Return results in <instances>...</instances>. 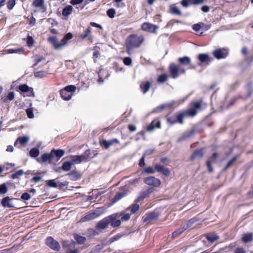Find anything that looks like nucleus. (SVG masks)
Masks as SVG:
<instances>
[{
	"label": "nucleus",
	"mask_w": 253,
	"mask_h": 253,
	"mask_svg": "<svg viewBox=\"0 0 253 253\" xmlns=\"http://www.w3.org/2000/svg\"><path fill=\"white\" fill-rule=\"evenodd\" d=\"M144 41L142 36H138L137 35H130L127 40V43H128L129 47H138Z\"/></svg>",
	"instance_id": "nucleus-1"
},
{
	"label": "nucleus",
	"mask_w": 253,
	"mask_h": 253,
	"mask_svg": "<svg viewBox=\"0 0 253 253\" xmlns=\"http://www.w3.org/2000/svg\"><path fill=\"white\" fill-rule=\"evenodd\" d=\"M175 115L176 123H178L180 124H183L184 118L188 117H193L196 115V113L194 110L190 112H188L187 110H186L177 113Z\"/></svg>",
	"instance_id": "nucleus-2"
},
{
	"label": "nucleus",
	"mask_w": 253,
	"mask_h": 253,
	"mask_svg": "<svg viewBox=\"0 0 253 253\" xmlns=\"http://www.w3.org/2000/svg\"><path fill=\"white\" fill-rule=\"evenodd\" d=\"M45 244L53 251L58 252L60 250L61 248L59 243L52 237L49 236L46 238Z\"/></svg>",
	"instance_id": "nucleus-3"
},
{
	"label": "nucleus",
	"mask_w": 253,
	"mask_h": 253,
	"mask_svg": "<svg viewBox=\"0 0 253 253\" xmlns=\"http://www.w3.org/2000/svg\"><path fill=\"white\" fill-rule=\"evenodd\" d=\"M122 215V213L121 212L114 213L108 216V217H111L109 223L111 227L115 228L120 226L121 221L119 218Z\"/></svg>",
	"instance_id": "nucleus-4"
},
{
	"label": "nucleus",
	"mask_w": 253,
	"mask_h": 253,
	"mask_svg": "<svg viewBox=\"0 0 253 253\" xmlns=\"http://www.w3.org/2000/svg\"><path fill=\"white\" fill-rule=\"evenodd\" d=\"M20 199L17 198H10L9 197H5L2 198L1 204L2 207L4 208H15V205L14 204L13 202L14 201H19Z\"/></svg>",
	"instance_id": "nucleus-5"
},
{
	"label": "nucleus",
	"mask_w": 253,
	"mask_h": 253,
	"mask_svg": "<svg viewBox=\"0 0 253 253\" xmlns=\"http://www.w3.org/2000/svg\"><path fill=\"white\" fill-rule=\"evenodd\" d=\"M111 217L108 216L99 221L96 225V229L97 230H103L108 228L110 224L109 222Z\"/></svg>",
	"instance_id": "nucleus-6"
},
{
	"label": "nucleus",
	"mask_w": 253,
	"mask_h": 253,
	"mask_svg": "<svg viewBox=\"0 0 253 253\" xmlns=\"http://www.w3.org/2000/svg\"><path fill=\"white\" fill-rule=\"evenodd\" d=\"M213 55L217 59L225 58L228 55L227 48H217L213 51Z\"/></svg>",
	"instance_id": "nucleus-7"
},
{
	"label": "nucleus",
	"mask_w": 253,
	"mask_h": 253,
	"mask_svg": "<svg viewBox=\"0 0 253 253\" xmlns=\"http://www.w3.org/2000/svg\"><path fill=\"white\" fill-rule=\"evenodd\" d=\"M159 216V213L157 211H153L149 213H146L142 217L143 222L150 223L157 220Z\"/></svg>",
	"instance_id": "nucleus-8"
},
{
	"label": "nucleus",
	"mask_w": 253,
	"mask_h": 253,
	"mask_svg": "<svg viewBox=\"0 0 253 253\" xmlns=\"http://www.w3.org/2000/svg\"><path fill=\"white\" fill-rule=\"evenodd\" d=\"M174 101H171L165 104H162L159 106H157L152 111L153 113H159L162 112L164 110L166 109H169L172 107L174 104Z\"/></svg>",
	"instance_id": "nucleus-9"
},
{
	"label": "nucleus",
	"mask_w": 253,
	"mask_h": 253,
	"mask_svg": "<svg viewBox=\"0 0 253 253\" xmlns=\"http://www.w3.org/2000/svg\"><path fill=\"white\" fill-rule=\"evenodd\" d=\"M141 29L145 31L155 33H156V31L159 29V27L149 23H144L141 26Z\"/></svg>",
	"instance_id": "nucleus-10"
},
{
	"label": "nucleus",
	"mask_w": 253,
	"mask_h": 253,
	"mask_svg": "<svg viewBox=\"0 0 253 253\" xmlns=\"http://www.w3.org/2000/svg\"><path fill=\"white\" fill-rule=\"evenodd\" d=\"M144 182L147 185H152L154 187H158L161 184L160 180L154 176H149L145 178Z\"/></svg>",
	"instance_id": "nucleus-11"
},
{
	"label": "nucleus",
	"mask_w": 253,
	"mask_h": 253,
	"mask_svg": "<svg viewBox=\"0 0 253 253\" xmlns=\"http://www.w3.org/2000/svg\"><path fill=\"white\" fill-rule=\"evenodd\" d=\"M32 5L34 7L39 8L42 10V12H45L46 10L44 0H34Z\"/></svg>",
	"instance_id": "nucleus-12"
},
{
	"label": "nucleus",
	"mask_w": 253,
	"mask_h": 253,
	"mask_svg": "<svg viewBox=\"0 0 253 253\" xmlns=\"http://www.w3.org/2000/svg\"><path fill=\"white\" fill-rule=\"evenodd\" d=\"M197 58L201 63L208 65L213 60V58L210 57L207 53L199 54Z\"/></svg>",
	"instance_id": "nucleus-13"
},
{
	"label": "nucleus",
	"mask_w": 253,
	"mask_h": 253,
	"mask_svg": "<svg viewBox=\"0 0 253 253\" xmlns=\"http://www.w3.org/2000/svg\"><path fill=\"white\" fill-rule=\"evenodd\" d=\"M155 169L158 172L162 173L165 176H168L170 174V171L169 169L164 167L163 166L160 164H155Z\"/></svg>",
	"instance_id": "nucleus-14"
},
{
	"label": "nucleus",
	"mask_w": 253,
	"mask_h": 253,
	"mask_svg": "<svg viewBox=\"0 0 253 253\" xmlns=\"http://www.w3.org/2000/svg\"><path fill=\"white\" fill-rule=\"evenodd\" d=\"M51 154L53 157V159L56 157L57 159L55 160L57 161L61 158L65 154V151L62 149H53L51 151Z\"/></svg>",
	"instance_id": "nucleus-15"
},
{
	"label": "nucleus",
	"mask_w": 253,
	"mask_h": 253,
	"mask_svg": "<svg viewBox=\"0 0 253 253\" xmlns=\"http://www.w3.org/2000/svg\"><path fill=\"white\" fill-rule=\"evenodd\" d=\"M204 154L203 149H196L194 151L192 155L190 157V160L191 161H193L194 160L197 158H201L203 157Z\"/></svg>",
	"instance_id": "nucleus-16"
},
{
	"label": "nucleus",
	"mask_w": 253,
	"mask_h": 253,
	"mask_svg": "<svg viewBox=\"0 0 253 253\" xmlns=\"http://www.w3.org/2000/svg\"><path fill=\"white\" fill-rule=\"evenodd\" d=\"M161 127V122L159 121L154 120L147 127L146 130L148 131H152L156 128Z\"/></svg>",
	"instance_id": "nucleus-17"
},
{
	"label": "nucleus",
	"mask_w": 253,
	"mask_h": 253,
	"mask_svg": "<svg viewBox=\"0 0 253 253\" xmlns=\"http://www.w3.org/2000/svg\"><path fill=\"white\" fill-rule=\"evenodd\" d=\"M91 28L88 27L82 35H81V38L84 39H88L89 41H91L92 39V36L91 35Z\"/></svg>",
	"instance_id": "nucleus-18"
},
{
	"label": "nucleus",
	"mask_w": 253,
	"mask_h": 253,
	"mask_svg": "<svg viewBox=\"0 0 253 253\" xmlns=\"http://www.w3.org/2000/svg\"><path fill=\"white\" fill-rule=\"evenodd\" d=\"M42 162H46L48 161L49 164L52 163L55 160L53 159V157L51 152L49 153H45L42 155Z\"/></svg>",
	"instance_id": "nucleus-19"
},
{
	"label": "nucleus",
	"mask_w": 253,
	"mask_h": 253,
	"mask_svg": "<svg viewBox=\"0 0 253 253\" xmlns=\"http://www.w3.org/2000/svg\"><path fill=\"white\" fill-rule=\"evenodd\" d=\"M14 92L11 91L8 92L7 95H2L1 99L4 103H8L14 99Z\"/></svg>",
	"instance_id": "nucleus-20"
},
{
	"label": "nucleus",
	"mask_w": 253,
	"mask_h": 253,
	"mask_svg": "<svg viewBox=\"0 0 253 253\" xmlns=\"http://www.w3.org/2000/svg\"><path fill=\"white\" fill-rule=\"evenodd\" d=\"M169 72L173 78L175 79L178 76V69L174 64L170 65Z\"/></svg>",
	"instance_id": "nucleus-21"
},
{
	"label": "nucleus",
	"mask_w": 253,
	"mask_h": 253,
	"mask_svg": "<svg viewBox=\"0 0 253 253\" xmlns=\"http://www.w3.org/2000/svg\"><path fill=\"white\" fill-rule=\"evenodd\" d=\"M67 175L69 176L71 180L74 181L79 179L81 177V173L76 170H72L68 173Z\"/></svg>",
	"instance_id": "nucleus-22"
},
{
	"label": "nucleus",
	"mask_w": 253,
	"mask_h": 253,
	"mask_svg": "<svg viewBox=\"0 0 253 253\" xmlns=\"http://www.w3.org/2000/svg\"><path fill=\"white\" fill-rule=\"evenodd\" d=\"M253 240V234L248 233L244 234L242 237V241L245 243L251 242Z\"/></svg>",
	"instance_id": "nucleus-23"
},
{
	"label": "nucleus",
	"mask_w": 253,
	"mask_h": 253,
	"mask_svg": "<svg viewBox=\"0 0 253 253\" xmlns=\"http://www.w3.org/2000/svg\"><path fill=\"white\" fill-rule=\"evenodd\" d=\"M47 41L53 46H54V47H60L62 46L61 44V42H58L57 41L56 37L55 36L49 37L48 38Z\"/></svg>",
	"instance_id": "nucleus-24"
},
{
	"label": "nucleus",
	"mask_w": 253,
	"mask_h": 253,
	"mask_svg": "<svg viewBox=\"0 0 253 253\" xmlns=\"http://www.w3.org/2000/svg\"><path fill=\"white\" fill-rule=\"evenodd\" d=\"M127 194V192L126 191H123L121 192L117 193L115 197L112 199V202L115 203L118 202L119 200H121L122 198L124 197Z\"/></svg>",
	"instance_id": "nucleus-25"
},
{
	"label": "nucleus",
	"mask_w": 253,
	"mask_h": 253,
	"mask_svg": "<svg viewBox=\"0 0 253 253\" xmlns=\"http://www.w3.org/2000/svg\"><path fill=\"white\" fill-rule=\"evenodd\" d=\"M151 83L149 81L142 82L140 84V88L142 90L144 94H145L150 89L151 86Z\"/></svg>",
	"instance_id": "nucleus-26"
},
{
	"label": "nucleus",
	"mask_w": 253,
	"mask_h": 253,
	"mask_svg": "<svg viewBox=\"0 0 253 253\" xmlns=\"http://www.w3.org/2000/svg\"><path fill=\"white\" fill-rule=\"evenodd\" d=\"M128 234V233L126 232L118 234L116 236H114L113 237H111L109 240L108 243L109 244H111L112 243H113L114 242L119 240L120 238H121L122 237H124V236H125L126 235H127Z\"/></svg>",
	"instance_id": "nucleus-27"
},
{
	"label": "nucleus",
	"mask_w": 253,
	"mask_h": 253,
	"mask_svg": "<svg viewBox=\"0 0 253 253\" xmlns=\"http://www.w3.org/2000/svg\"><path fill=\"white\" fill-rule=\"evenodd\" d=\"M60 94L62 98L65 100H70L72 96L71 93L67 92L63 89L60 90Z\"/></svg>",
	"instance_id": "nucleus-28"
},
{
	"label": "nucleus",
	"mask_w": 253,
	"mask_h": 253,
	"mask_svg": "<svg viewBox=\"0 0 253 253\" xmlns=\"http://www.w3.org/2000/svg\"><path fill=\"white\" fill-rule=\"evenodd\" d=\"M219 238V236L215 233L208 234L206 235V239L211 243H213Z\"/></svg>",
	"instance_id": "nucleus-29"
},
{
	"label": "nucleus",
	"mask_w": 253,
	"mask_h": 253,
	"mask_svg": "<svg viewBox=\"0 0 253 253\" xmlns=\"http://www.w3.org/2000/svg\"><path fill=\"white\" fill-rule=\"evenodd\" d=\"M73 37V35L71 33H68L65 34L63 37V38L61 40V44L62 46L64 45L69 40L72 39Z\"/></svg>",
	"instance_id": "nucleus-30"
},
{
	"label": "nucleus",
	"mask_w": 253,
	"mask_h": 253,
	"mask_svg": "<svg viewBox=\"0 0 253 253\" xmlns=\"http://www.w3.org/2000/svg\"><path fill=\"white\" fill-rule=\"evenodd\" d=\"M73 165V163L71 161H66L62 164L61 169L64 171H68L70 170Z\"/></svg>",
	"instance_id": "nucleus-31"
},
{
	"label": "nucleus",
	"mask_w": 253,
	"mask_h": 253,
	"mask_svg": "<svg viewBox=\"0 0 253 253\" xmlns=\"http://www.w3.org/2000/svg\"><path fill=\"white\" fill-rule=\"evenodd\" d=\"M73 7L70 5L65 6L62 10V15L64 16H68L72 13Z\"/></svg>",
	"instance_id": "nucleus-32"
},
{
	"label": "nucleus",
	"mask_w": 253,
	"mask_h": 253,
	"mask_svg": "<svg viewBox=\"0 0 253 253\" xmlns=\"http://www.w3.org/2000/svg\"><path fill=\"white\" fill-rule=\"evenodd\" d=\"M19 89L23 92H29L30 91L31 93L33 92V88L29 87L27 84H23L19 86Z\"/></svg>",
	"instance_id": "nucleus-33"
},
{
	"label": "nucleus",
	"mask_w": 253,
	"mask_h": 253,
	"mask_svg": "<svg viewBox=\"0 0 253 253\" xmlns=\"http://www.w3.org/2000/svg\"><path fill=\"white\" fill-rule=\"evenodd\" d=\"M178 61L182 65H187L190 64L191 59L188 56H184L179 58Z\"/></svg>",
	"instance_id": "nucleus-34"
},
{
	"label": "nucleus",
	"mask_w": 253,
	"mask_h": 253,
	"mask_svg": "<svg viewBox=\"0 0 253 253\" xmlns=\"http://www.w3.org/2000/svg\"><path fill=\"white\" fill-rule=\"evenodd\" d=\"M238 158V155H236L233 158H232L227 164L226 167L223 169V172H224L227 170L228 168L232 166L233 163L237 160Z\"/></svg>",
	"instance_id": "nucleus-35"
},
{
	"label": "nucleus",
	"mask_w": 253,
	"mask_h": 253,
	"mask_svg": "<svg viewBox=\"0 0 253 253\" xmlns=\"http://www.w3.org/2000/svg\"><path fill=\"white\" fill-rule=\"evenodd\" d=\"M39 154V150L38 148L36 147H34L32 148L29 152L30 156L33 158H36L38 157Z\"/></svg>",
	"instance_id": "nucleus-36"
},
{
	"label": "nucleus",
	"mask_w": 253,
	"mask_h": 253,
	"mask_svg": "<svg viewBox=\"0 0 253 253\" xmlns=\"http://www.w3.org/2000/svg\"><path fill=\"white\" fill-rule=\"evenodd\" d=\"M74 239L79 244H83L86 241V238L78 234L74 235Z\"/></svg>",
	"instance_id": "nucleus-37"
},
{
	"label": "nucleus",
	"mask_w": 253,
	"mask_h": 253,
	"mask_svg": "<svg viewBox=\"0 0 253 253\" xmlns=\"http://www.w3.org/2000/svg\"><path fill=\"white\" fill-rule=\"evenodd\" d=\"M167 121L168 124L172 125L176 123L175 115H173L171 116H167Z\"/></svg>",
	"instance_id": "nucleus-38"
},
{
	"label": "nucleus",
	"mask_w": 253,
	"mask_h": 253,
	"mask_svg": "<svg viewBox=\"0 0 253 253\" xmlns=\"http://www.w3.org/2000/svg\"><path fill=\"white\" fill-rule=\"evenodd\" d=\"M170 11L172 14L181 15L182 13L180 10L178 9V8L174 5L170 6Z\"/></svg>",
	"instance_id": "nucleus-39"
},
{
	"label": "nucleus",
	"mask_w": 253,
	"mask_h": 253,
	"mask_svg": "<svg viewBox=\"0 0 253 253\" xmlns=\"http://www.w3.org/2000/svg\"><path fill=\"white\" fill-rule=\"evenodd\" d=\"M112 145L110 140H102L100 142V145L103 146L106 149H108Z\"/></svg>",
	"instance_id": "nucleus-40"
},
{
	"label": "nucleus",
	"mask_w": 253,
	"mask_h": 253,
	"mask_svg": "<svg viewBox=\"0 0 253 253\" xmlns=\"http://www.w3.org/2000/svg\"><path fill=\"white\" fill-rule=\"evenodd\" d=\"M46 186L49 187L56 188L58 187L57 183L54 179H51L46 181Z\"/></svg>",
	"instance_id": "nucleus-41"
},
{
	"label": "nucleus",
	"mask_w": 253,
	"mask_h": 253,
	"mask_svg": "<svg viewBox=\"0 0 253 253\" xmlns=\"http://www.w3.org/2000/svg\"><path fill=\"white\" fill-rule=\"evenodd\" d=\"M35 43V40L33 37L31 36L28 35L26 39V43L27 46L31 47L34 46Z\"/></svg>",
	"instance_id": "nucleus-42"
},
{
	"label": "nucleus",
	"mask_w": 253,
	"mask_h": 253,
	"mask_svg": "<svg viewBox=\"0 0 253 253\" xmlns=\"http://www.w3.org/2000/svg\"><path fill=\"white\" fill-rule=\"evenodd\" d=\"M24 174V171L22 169L18 170L15 171L11 175V178L12 179L18 178L19 176Z\"/></svg>",
	"instance_id": "nucleus-43"
},
{
	"label": "nucleus",
	"mask_w": 253,
	"mask_h": 253,
	"mask_svg": "<svg viewBox=\"0 0 253 253\" xmlns=\"http://www.w3.org/2000/svg\"><path fill=\"white\" fill-rule=\"evenodd\" d=\"M107 15L110 18H113L116 14V10L113 8L108 9L106 11Z\"/></svg>",
	"instance_id": "nucleus-44"
},
{
	"label": "nucleus",
	"mask_w": 253,
	"mask_h": 253,
	"mask_svg": "<svg viewBox=\"0 0 253 253\" xmlns=\"http://www.w3.org/2000/svg\"><path fill=\"white\" fill-rule=\"evenodd\" d=\"M67 92H70L72 94L73 92H75L76 89V86L74 85H69L66 86L64 89Z\"/></svg>",
	"instance_id": "nucleus-45"
},
{
	"label": "nucleus",
	"mask_w": 253,
	"mask_h": 253,
	"mask_svg": "<svg viewBox=\"0 0 253 253\" xmlns=\"http://www.w3.org/2000/svg\"><path fill=\"white\" fill-rule=\"evenodd\" d=\"M24 51V48L9 49L6 50L7 53H22Z\"/></svg>",
	"instance_id": "nucleus-46"
},
{
	"label": "nucleus",
	"mask_w": 253,
	"mask_h": 253,
	"mask_svg": "<svg viewBox=\"0 0 253 253\" xmlns=\"http://www.w3.org/2000/svg\"><path fill=\"white\" fill-rule=\"evenodd\" d=\"M168 80V76L166 74H161L159 76L157 81L160 83H163Z\"/></svg>",
	"instance_id": "nucleus-47"
},
{
	"label": "nucleus",
	"mask_w": 253,
	"mask_h": 253,
	"mask_svg": "<svg viewBox=\"0 0 253 253\" xmlns=\"http://www.w3.org/2000/svg\"><path fill=\"white\" fill-rule=\"evenodd\" d=\"M205 25V24L203 23H199L195 24L192 26V29L196 32L199 31Z\"/></svg>",
	"instance_id": "nucleus-48"
},
{
	"label": "nucleus",
	"mask_w": 253,
	"mask_h": 253,
	"mask_svg": "<svg viewBox=\"0 0 253 253\" xmlns=\"http://www.w3.org/2000/svg\"><path fill=\"white\" fill-rule=\"evenodd\" d=\"M71 158L72 159V161H71L73 163V165L75 164H80L82 162L78 155L72 156Z\"/></svg>",
	"instance_id": "nucleus-49"
},
{
	"label": "nucleus",
	"mask_w": 253,
	"mask_h": 253,
	"mask_svg": "<svg viewBox=\"0 0 253 253\" xmlns=\"http://www.w3.org/2000/svg\"><path fill=\"white\" fill-rule=\"evenodd\" d=\"M201 107V103L199 102H195L193 103V108L192 109H190L187 110L188 112H190L192 110H194L195 111L196 114H197V109H200Z\"/></svg>",
	"instance_id": "nucleus-50"
},
{
	"label": "nucleus",
	"mask_w": 253,
	"mask_h": 253,
	"mask_svg": "<svg viewBox=\"0 0 253 253\" xmlns=\"http://www.w3.org/2000/svg\"><path fill=\"white\" fill-rule=\"evenodd\" d=\"M18 140L21 144H25L29 141V137L27 136L19 137L18 138Z\"/></svg>",
	"instance_id": "nucleus-51"
},
{
	"label": "nucleus",
	"mask_w": 253,
	"mask_h": 253,
	"mask_svg": "<svg viewBox=\"0 0 253 253\" xmlns=\"http://www.w3.org/2000/svg\"><path fill=\"white\" fill-rule=\"evenodd\" d=\"M31 198V195L27 192L23 193L21 196V199L23 201H28Z\"/></svg>",
	"instance_id": "nucleus-52"
},
{
	"label": "nucleus",
	"mask_w": 253,
	"mask_h": 253,
	"mask_svg": "<svg viewBox=\"0 0 253 253\" xmlns=\"http://www.w3.org/2000/svg\"><path fill=\"white\" fill-rule=\"evenodd\" d=\"M15 0H9L7 3V7L9 10L13 9L15 5Z\"/></svg>",
	"instance_id": "nucleus-53"
},
{
	"label": "nucleus",
	"mask_w": 253,
	"mask_h": 253,
	"mask_svg": "<svg viewBox=\"0 0 253 253\" xmlns=\"http://www.w3.org/2000/svg\"><path fill=\"white\" fill-rule=\"evenodd\" d=\"M139 209V205L136 203L132 205L131 209L130 210L131 213L132 214L135 213Z\"/></svg>",
	"instance_id": "nucleus-54"
},
{
	"label": "nucleus",
	"mask_w": 253,
	"mask_h": 253,
	"mask_svg": "<svg viewBox=\"0 0 253 253\" xmlns=\"http://www.w3.org/2000/svg\"><path fill=\"white\" fill-rule=\"evenodd\" d=\"M27 117L30 119H32L34 117L33 113V110L32 108H28L26 110Z\"/></svg>",
	"instance_id": "nucleus-55"
},
{
	"label": "nucleus",
	"mask_w": 253,
	"mask_h": 253,
	"mask_svg": "<svg viewBox=\"0 0 253 253\" xmlns=\"http://www.w3.org/2000/svg\"><path fill=\"white\" fill-rule=\"evenodd\" d=\"M7 187L5 184L3 183L0 185V194H5L7 192Z\"/></svg>",
	"instance_id": "nucleus-56"
},
{
	"label": "nucleus",
	"mask_w": 253,
	"mask_h": 253,
	"mask_svg": "<svg viewBox=\"0 0 253 253\" xmlns=\"http://www.w3.org/2000/svg\"><path fill=\"white\" fill-rule=\"evenodd\" d=\"M183 232V231L182 230V229H181V228H179L177 230H176L173 232L172 235V237L174 238H176Z\"/></svg>",
	"instance_id": "nucleus-57"
},
{
	"label": "nucleus",
	"mask_w": 253,
	"mask_h": 253,
	"mask_svg": "<svg viewBox=\"0 0 253 253\" xmlns=\"http://www.w3.org/2000/svg\"><path fill=\"white\" fill-rule=\"evenodd\" d=\"M123 63L126 66H129L132 63V60L130 57H126L123 59Z\"/></svg>",
	"instance_id": "nucleus-58"
},
{
	"label": "nucleus",
	"mask_w": 253,
	"mask_h": 253,
	"mask_svg": "<svg viewBox=\"0 0 253 253\" xmlns=\"http://www.w3.org/2000/svg\"><path fill=\"white\" fill-rule=\"evenodd\" d=\"M97 216L96 213L95 212H92L84 216V218L87 220H91L95 218Z\"/></svg>",
	"instance_id": "nucleus-59"
},
{
	"label": "nucleus",
	"mask_w": 253,
	"mask_h": 253,
	"mask_svg": "<svg viewBox=\"0 0 253 253\" xmlns=\"http://www.w3.org/2000/svg\"><path fill=\"white\" fill-rule=\"evenodd\" d=\"M45 72L44 71H38L34 73L36 77L42 78L45 76Z\"/></svg>",
	"instance_id": "nucleus-60"
},
{
	"label": "nucleus",
	"mask_w": 253,
	"mask_h": 253,
	"mask_svg": "<svg viewBox=\"0 0 253 253\" xmlns=\"http://www.w3.org/2000/svg\"><path fill=\"white\" fill-rule=\"evenodd\" d=\"M144 172L148 174H153L155 172V170L152 168L149 167L144 169Z\"/></svg>",
	"instance_id": "nucleus-61"
},
{
	"label": "nucleus",
	"mask_w": 253,
	"mask_h": 253,
	"mask_svg": "<svg viewBox=\"0 0 253 253\" xmlns=\"http://www.w3.org/2000/svg\"><path fill=\"white\" fill-rule=\"evenodd\" d=\"M217 157V154L213 153L211 157L207 162H210V163H213Z\"/></svg>",
	"instance_id": "nucleus-62"
},
{
	"label": "nucleus",
	"mask_w": 253,
	"mask_h": 253,
	"mask_svg": "<svg viewBox=\"0 0 253 253\" xmlns=\"http://www.w3.org/2000/svg\"><path fill=\"white\" fill-rule=\"evenodd\" d=\"M146 197V194L143 193V194L139 195L138 198L135 200L136 203L143 200Z\"/></svg>",
	"instance_id": "nucleus-63"
},
{
	"label": "nucleus",
	"mask_w": 253,
	"mask_h": 253,
	"mask_svg": "<svg viewBox=\"0 0 253 253\" xmlns=\"http://www.w3.org/2000/svg\"><path fill=\"white\" fill-rule=\"evenodd\" d=\"M191 4L189 0H182L181 1V4L184 7H187L189 4Z\"/></svg>",
	"instance_id": "nucleus-64"
}]
</instances>
